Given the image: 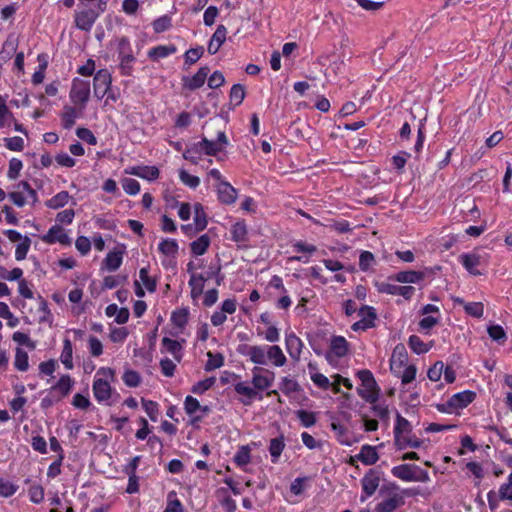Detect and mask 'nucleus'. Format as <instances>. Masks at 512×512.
Masks as SVG:
<instances>
[{"label":"nucleus","instance_id":"nucleus-62","mask_svg":"<svg viewBox=\"0 0 512 512\" xmlns=\"http://www.w3.org/2000/svg\"><path fill=\"white\" fill-rule=\"evenodd\" d=\"M296 416L306 428L312 427L316 423V414L314 412L300 409L296 411Z\"/></svg>","mask_w":512,"mask_h":512},{"label":"nucleus","instance_id":"nucleus-37","mask_svg":"<svg viewBox=\"0 0 512 512\" xmlns=\"http://www.w3.org/2000/svg\"><path fill=\"white\" fill-rule=\"evenodd\" d=\"M285 448V441L283 435L272 438L269 443V453L271 456L272 463L276 464Z\"/></svg>","mask_w":512,"mask_h":512},{"label":"nucleus","instance_id":"nucleus-27","mask_svg":"<svg viewBox=\"0 0 512 512\" xmlns=\"http://www.w3.org/2000/svg\"><path fill=\"white\" fill-rule=\"evenodd\" d=\"M356 458L364 465H374L379 460L377 447L369 444L362 445L360 452L356 454Z\"/></svg>","mask_w":512,"mask_h":512},{"label":"nucleus","instance_id":"nucleus-61","mask_svg":"<svg viewBox=\"0 0 512 512\" xmlns=\"http://www.w3.org/2000/svg\"><path fill=\"white\" fill-rule=\"evenodd\" d=\"M203 54L204 48L202 46L190 48L184 54V63L189 66L193 65L203 56Z\"/></svg>","mask_w":512,"mask_h":512},{"label":"nucleus","instance_id":"nucleus-63","mask_svg":"<svg viewBox=\"0 0 512 512\" xmlns=\"http://www.w3.org/2000/svg\"><path fill=\"white\" fill-rule=\"evenodd\" d=\"M499 499L502 501H510L512 505V470L507 478V482L499 487Z\"/></svg>","mask_w":512,"mask_h":512},{"label":"nucleus","instance_id":"nucleus-51","mask_svg":"<svg viewBox=\"0 0 512 512\" xmlns=\"http://www.w3.org/2000/svg\"><path fill=\"white\" fill-rule=\"evenodd\" d=\"M279 389L285 394L290 395L292 393H296L300 391L299 383L290 378V377H282L279 385Z\"/></svg>","mask_w":512,"mask_h":512},{"label":"nucleus","instance_id":"nucleus-15","mask_svg":"<svg viewBox=\"0 0 512 512\" xmlns=\"http://www.w3.org/2000/svg\"><path fill=\"white\" fill-rule=\"evenodd\" d=\"M380 484V472L376 469H369L361 479L362 500L371 497Z\"/></svg>","mask_w":512,"mask_h":512},{"label":"nucleus","instance_id":"nucleus-45","mask_svg":"<svg viewBox=\"0 0 512 512\" xmlns=\"http://www.w3.org/2000/svg\"><path fill=\"white\" fill-rule=\"evenodd\" d=\"M234 463L242 468L251 462V449L248 445L241 446L233 457Z\"/></svg>","mask_w":512,"mask_h":512},{"label":"nucleus","instance_id":"nucleus-47","mask_svg":"<svg viewBox=\"0 0 512 512\" xmlns=\"http://www.w3.org/2000/svg\"><path fill=\"white\" fill-rule=\"evenodd\" d=\"M408 345L410 349L418 355L427 353L431 348L430 345L424 343L422 339L417 335H411L409 337Z\"/></svg>","mask_w":512,"mask_h":512},{"label":"nucleus","instance_id":"nucleus-57","mask_svg":"<svg viewBox=\"0 0 512 512\" xmlns=\"http://www.w3.org/2000/svg\"><path fill=\"white\" fill-rule=\"evenodd\" d=\"M376 263L375 256L370 251H362L359 256V268L363 272L369 271Z\"/></svg>","mask_w":512,"mask_h":512},{"label":"nucleus","instance_id":"nucleus-14","mask_svg":"<svg viewBox=\"0 0 512 512\" xmlns=\"http://www.w3.org/2000/svg\"><path fill=\"white\" fill-rule=\"evenodd\" d=\"M185 339H182L181 341L171 339L169 337H163L161 340V353H168L172 355L173 359L180 363L184 356V344Z\"/></svg>","mask_w":512,"mask_h":512},{"label":"nucleus","instance_id":"nucleus-36","mask_svg":"<svg viewBox=\"0 0 512 512\" xmlns=\"http://www.w3.org/2000/svg\"><path fill=\"white\" fill-rule=\"evenodd\" d=\"M210 244V237L207 234H203L190 243V249L193 255L202 256L207 252Z\"/></svg>","mask_w":512,"mask_h":512},{"label":"nucleus","instance_id":"nucleus-7","mask_svg":"<svg viewBox=\"0 0 512 512\" xmlns=\"http://www.w3.org/2000/svg\"><path fill=\"white\" fill-rule=\"evenodd\" d=\"M90 83L80 78L72 81L69 97L72 103L85 107L90 97Z\"/></svg>","mask_w":512,"mask_h":512},{"label":"nucleus","instance_id":"nucleus-59","mask_svg":"<svg viewBox=\"0 0 512 512\" xmlns=\"http://www.w3.org/2000/svg\"><path fill=\"white\" fill-rule=\"evenodd\" d=\"M29 500L34 504H40L45 497L44 488L40 484H33L28 489Z\"/></svg>","mask_w":512,"mask_h":512},{"label":"nucleus","instance_id":"nucleus-30","mask_svg":"<svg viewBox=\"0 0 512 512\" xmlns=\"http://www.w3.org/2000/svg\"><path fill=\"white\" fill-rule=\"evenodd\" d=\"M206 278L203 274L192 273L190 276V280L188 282L189 287L191 289V298L193 300H197L202 294L204 290Z\"/></svg>","mask_w":512,"mask_h":512},{"label":"nucleus","instance_id":"nucleus-6","mask_svg":"<svg viewBox=\"0 0 512 512\" xmlns=\"http://www.w3.org/2000/svg\"><path fill=\"white\" fill-rule=\"evenodd\" d=\"M274 380H275V372L274 371H272L270 369L263 368V367H258V366H255L252 369L251 384L256 389V391H258L259 393L269 389L273 385Z\"/></svg>","mask_w":512,"mask_h":512},{"label":"nucleus","instance_id":"nucleus-32","mask_svg":"<svg viewBox=\"0 0 512 512\" xmlns=\"http://www.w3.org/2000/svg\"><path fill=\"white\" fill-rule=\"evenodd\" d=\"M394 443L397 442V438H404V435H408L412 433V425L411 423L397 413L396 422L394 426Z\"/></svg>","mask_w":512,"mask_h":512},{"label":"nucleus","instance_id":"nucleus-23","mask_svg":"<svg viewBox=\"0 0 512 512\" xmlns=\"http://www.w3.org/2000/svg\"><path fill=\"white\" fill-rule=\"evenodd\" d=\"M416 470L419 466L412 464H400L391 469V474L405 482H413L416 479Z\"/></svg>","mask_w":512,"mask_h":512},{"label":"nucleus","instance_id":"nucleus-28","mask_svg":"<svg viewBox=\"0 0 512 512\" xmlns=\"http://www.w3.org/2000/svg\"><path fill=\"white\" fill-rule=\"evenodd\" d=\"M267 363L270 362L275 367H282L286 364L287 358L278 345H267Z\"/></svg>","mask_w":512,"mask_h":512},{"label":"nucleus","instance_id":"nucleus-41","mask_svg":"<svg viewBox=\"0 0 512 512\" xmlns=\"http://www.w3.org/2000/svg\"><path fill=\"white\" fill-rule=\"evenodd\" d=\"M15 122L13 113L9 110L5 99L0 96V128H10Z\"/></svg>","mask_w":512,"mask_h":512},{"label":"nucleus","instance_id":"nucleus-56","mask_svg":"<svg viewBox=\"0 0 512 512\" xmlns=\"http://www.w3.org/2000/svg\"><path fill=\"white\" fill-rule=\"evenodd\" d=\"M122 380L127 387L135 388L141 383V375L132 369L125 370Z\"/></svg>","mask_w":512,"mask_h":512},{"label":"nucleus","instance_id":"nucleus-4","mask_svg":"<svg viewBox=\"0 0 512 512\" xmlns=\"http://www.w3.org/2000/svg\"><path fill=\"white\" fill-rule=\"evenodd\" d=\"M476 398V393L471 390H465L452 395L446 403L438 404L437 410L442 413L449 412L452 409H463L471 404Z\"/></svg>","mask_w":512,"mask_h":512},{"label":"nucleus","instance_id":"nucleus-48","mask_svg":"<svg viewBox=\"0 0 512 512\" xmlns=\"http://www.w3.org/2000/svg\"><path fill=\"white\" fill-rule=\"evenodd\" d=\"M208 360L205 363V371H212L224 365V356L220 353L207 352Z\"/></svg>","mask_w":512,"mask_h":512},{"label":"nucleus","instance_id":"nucleus-26","mask_svg":"<svg viewBox=\"0 0 512 512\" xmlns=\"http://www.w3.org/2000/svg\"><path fill=\"white\" fill-rule=\"evenodd\" d=\"M74 381L72 380L71 376L66 374L62 375L58 381L51 386L50 390L54 392L55 395H58V397L62 400L66 396L69 395V393L72 390Z\"/></svg>","mask_w":512,"mask_h":512},{"label":"nucleus","instance_id":"nucleus-39","mask_svg":"<svg viewBox=\"0 0 512 512\" xmlns=\"http://www.w3.org/2000/svg\"><path fill=\"white\" fill-rule=\"evenodd\" d=\"M189 314V309L187 307L174 310L171 313L172 324L182 331L188 324Z\"/></svg>","mask_w":512,"mask_h":512},{"label":"nucleus","instance_id":"nucleus-54","mask_svg":"<svg viewBox=\"0 0 512 512\" xmlns=\"http://www.w3.org/2000/svg\"><path fill=\"white\" fill-rule=\"evenodd\" d=\"M76 118H77L76 109L71 106H66L61 115L62 126L65 129H71L75 124Z\"/></svg>","mask_w":512,"mask_h":512},{"label":"nucleus","instance_id":"nucleus-46","mask_svg":"<svg viewBox=\"0 0 512 512\" xmlns=\"http://www.w3.org/2000/svg\"><path fill=\"white\" fill-rule=\"evenodd\" d=\"M139 278L148 292L154 293L157 289V280L149 276V266L139 270Z\"/></svg>","mask_w":512,"mask_h":512},{"label":"nucleus","instance_id":"nucleus-58","mask_svg":"<svg viewBox=\"0 0 512 512\" xmlns=\"http://www.w3.org/2000/svg\"><path fill=\"white\" fill-rule=\"evenodd\" d=\"M118 58L129 57L134 58L130 41L127 37L123 36L118 39Z\"/></svg>","mask_w":512,"mask_h":512},{"label":"nucleus","instance_id":"nucleus-8","mask_svg":"<svg viewBox=\"0 0 512 512\" xmlns=\"http://www.w3.org/2000/svg\"><path fill=\"white\" fill-rule=\"evenodd\" d=\"M102 13L99 9L84 8L76 11L74 14V23L76 28L81 31L90 32L98 17Z\"/></svg>","mask_w":512,"mask_h":512},{"label":"nucleus","instance_id":"nucleus-5","mask_svg":"<svg viewBox=\"0 0 512 512\" xmlns=\"http://www.w3.org/2000/svg\"><path fill=\"white\" fill-rule=\"evenodd\" d=\"M360 320L352 324L351 329L355 332L367 331L376 326L377 312L373 306L363 305L358 309Z\"/></svg>","mask_w":512,"mask_h":512},{"label":"nucleus","instance_id":"nucleus-44","mask_svg":"<svg viewBox=\"0 0 512 512\" xmlns=\"http://www.w3.org/2000/svg\"><path fill=\"white\" fill-rule=\"evenodd\" d=\"M422 445V441L415 435L408 434L404 435V438H397L395 446L398 450H405L407 448H419Z\"/></svg>","mask_w":512,"mask_h":512},{"label":"nucleus","instance_id":"nucleus-12","mask_svg":"<svg viewBox=\"0 0 512 512\" xmlns=\"http://www.w3.org/2000/svg\"><path fill=\"white\" fill-rule=\"evenodd\" d=\"M459 261L462 266L473 276H480L484 274L480 267L485 265V259L482 255L477 253H463L459 256Z\"/></svg>","mask_w":512,"mask_h":512},{"label":"nucleus","instance_id":"nucleus-31","mask_svg":"<svg viewBox=\"0 0 512 512\" xmlns=\"http://www.w3.org/2000/svg\"><path fill=\"white\" fill-rule=\"evenodd\" d=\"M331 429L335 433V437L340 444L346 446H351L353 444L351 433L346 426L339 422H332Z\"/></svg>","mask_w":512,"mask_h":512},{"label":"nucleus","instance_id":"nucleus-17","mask_svg":"<svg viewBox=\"0 0 512 512\" xmlns=\"http://www.w3.org/2000/svg\"><path fill=\"white\" fill-rule=\"evenodd\" d=\"M41 240L46 244L71 245V238L60 225H53L46 234L41 236Z\"/></svg>","mask_w":512,"mask_h":512},{"label":"nucleus","instance_id":"nucleus-25","mask_svg":"<svg viewBox=\"0 0 512 512\" xmlns=\"http://www.w3.org/2000/svg\"><path fill=\"white\" fill-rule=\"evenodd\" d=\"M349 342L345 337L335 335L330 340L329 351L337 358L345 357L349 352Z\"/></svg>","mask_w":512,"mask_h":512},{"label":"nucleus","instance_id":"nucleus-3","mask_svg":"<svg viewBox=\"0 0 512 512\" xmlns=\"http://www.w3.org/2000/svg\"><path fill=\"white\" fill-rule=\"evenodd\" d=\"M356 375L361 381V387L357 388L358 395L370 404L377 402L379 399L380 388L373 373L368 369H362L359 370Z\"/></svg>","mask_w":512,"mask_h":512},{"label":"nucleus","instance_id":"nucleus-38","mask_svg":"<svg viewBox=\"0 0 512 512\" xmlns=\"http://www.w3.org/2000/svg\"><path fill=\"white\" fill-rule=\"evenodd\" d=\"M179 246L175 239H163L158 244V251L167 257L176 259L178 255Z\"/></svg>","mask_w":512,"mask_h":512},{"label":"nucleus","instance_id":"nucleus-42","mask_svg":"<svg viewBox=\"0 0 512 512\" xmlns=\"http://www.w3.org/2000/svg\"><path fill=\"white\" fill-rule=\"evenodd\" d=\"M457 303L462 304L466 314L475 318H481L484 314V306L481 302L465 303L463 299L457 298Z\"/></svg>","mask_w":512,"mask_h":512},{"label":"nucleus","instance_id":"nucleus-60","mask_svg":"<svg viewBox=\"0 0 512 512\" xmlns=\"http://www.w3.org/2000/svg\"><path fill=\"white\" fill-rule=\"evenodd\" d=\"M142 407L144 411L147 413L148 417L156 422L159 415V404L152 400H146L142 398Z\"/></svg>","mask_w":512,"mask_h":512},{"label":"nucleus","instance_id":"nucleus-52","mask_svg":"<svg viewBox=\"0 0 512 512\" xmlns=\"http://www.w3.org/2000/svg\"><path fill=\"white\" fill-rule=\"evenodd\" d=\"M215 382H216V378L215 377H207V378H205L203 380H200V381L196 382L192 386L191 392L193 394H196V395H202L206 391L211 389L214 386Z\"/></svg>","mask_w":512,"mask_h":512},{"label":"nucleus","instance_id":"nucleus-21","mask_svg":"<svg viewBox=\"0 0 512 512\" xmlns=\"http://www.w3.org/2000/svg\"><path fill=\"white\" fill-rule=\"evenodd\" d=\"M126 174L134 175L139 178L154 181L159 178L160 171L156 166L139 165L125 169Z\"/></svg>","mask_w":512,"mask_h":512},{"label":"nucleus","instance_id":"nucleus-9","mask_svg":"<svg viewBox=\"0 0 512 512\" xmlns=\"http://www.w3.org/2000/svg\"><path fill=\"white\" fill-rule=\"evenodd\" d=\"M237 351L256 365L267 364V345H239Z\"/></svg>","mask_w":512,"mask_h":512},{"label":"nucleus","instance_id":"nucleus-1","mask_svg":"<svg viewBox=\"0 0 512 512\" xmlns=\"http://www.w3.org/2000/svg\"><path fill=\"white\" fill-rule=\"evenodd\" d=\"M114 378L115 370L110 367H101L97 370L92 385V391L98 403L108 404L114 392L111 386V382L114 381Z\"/></svg>","mask_w":512,"mask_h":512},{"label":"nucleus","instance_id":"nucleus-24","mask_svg":"<svg viewBox=\"0 0 512 512\" xmlns=\"http://www.w3.org/2000/svg\"><path fill=\"white\" fill-rule=\"evenodd\" d=\"M227 36V28L220 24L217 26L216 31L212 35L209 43H208V53L211 55L216 54L221 46L224 44Z\"/></svg>","mask_w":512,"mask_h":512},{"label":"nucleus","instance_id":"nucleus-11","mask_svg":"<svg viewBox=\"0 0 512 512\" xmlns=\"http://www.w3.org/2000/svg\"><path fill=\"white\" fill-rule=\"evenodd\" d=\"M234 391L240 396L238 399L244 406H249L254 400H262L263 395L256 391V389L250 386L247 382L239 381L233 385Z\"/></svg>","mask_w":512,"mask_h":512},{"label":"nucleus","instance_id":"nucleus-64","mask_svg":"<svg viewBox=\"0 0 512 512\" xmlns=\"http://www.w3.org/2000/svg\"><path fill=\"white\" fill-rule=\"evenodd\" d=\"M487 332L492 340L497 341L499 343L503 344L507 339L506 332L501 325H491L488 327Z\"/></svg>","mask_w":512,"mask_h":512},{"label":"nucleus","instance_id":"nucleus-18","mask_svg":"<svg viewBox=\"0 0 512 512\" xmlns=\"http://www.w3.org/2000/svg\"><path fill=\"white\" fill-rule=\"evenodd\" d=\"M209 72L210 68L208 66H203L200 67L199 70L192 77L184 76L182 78L183 88L188 89L190 91H194L196 89L201 88L204 85Z\"/></svg>","mask_w":512,"mask_h":512},{"label":"nucleus","instance_id":"nucleus-29","mask_svg":"<svg viewBox=\"0 0 512 512\" xmlns=\"http://www.w3.org/2000/svg\"><path fill=\"white\" fill-rule=\"evenodd\" d=\"M177 52V47L174 44L169 45H158L152 47L148 51V57L152 61H158L160 59H164L172 54Z\"/></svg>","mask_w":512,"mask_h":512},{"label":"nucleus","instance_id":"nucleus-43","mask_svg":"<svg viewBox=\"0 0 512 512\" xmlns=\"http://www.w3.org/2000/svg\"><path fill=\"white\" fill-rule=\"evenodd\" d=\"M70 195L67 191H60L45 202L46 207L50 209H60L67 205Z\"/></svg>","mask_w":512,"mask_h":512},{"label":"nucleus","instance_id":"nucleus-40","mask_svg":"<svg viewBox=\"0 0 512 512\" xmlns=\"http://www.w3.org/2000/svg\"><path fill=\"white\" fill-rule=\"evenodd\" d=\"M123 262V252L110 251L103 260V265L109 271H116Z\"/></svg>","mask_w":512,"mask_h":512},{"label":"nucleus","instance_id":"nucleus-55","mask_svg":"<svg viewBox=\"0 0 512 512\" xmlns=\"http://www.w3.org/2000/svg\"><path fill=\"white\" fill-rule=\"evenodd\" d=\"M152 27L155 33H163L172 27V18L169 15L160 16L152 22Z\"/></svg>","mask_w":512,"mask_h":512},{"label":"nucleus","instance_id":"nucleus-22","mask_svg":"<svg viewBox=\"0 0 512 512\" xmlns=\"http://www.w3.org/2000/svg\"><path fill=\"white\" fill-rule=\"evenodd\" d=\"M217 195L220 203L232 205L237 200V190L227 181H221L217 186Z\"/></svg>","mask_w":512,"mask_h":512},{"label":"nucleus","instance_id":"nucleus-35","mask_svg":"<svg viewBox=\"0 0 512 512\" xmlns=\"http://www.w3.org/2000/svg\"><path fill=\"white\" fill-rule=\"evenodd\" d=\"M193 208L195 232H201L206 229L208 225L207 214L201 203H195Z\"/></svg>","mask_w":512,"mask_h":512},{"label":"nucleus","instance_id":"nucleus-33","mask_svg":"<svg viewBox=\"0 0 512 512\" xmlns=\"http://www.w3.org/2000/svg\"><path fill=\"white\" fill-rule=\"evenodd\" d=\"M389 279L399 283L417 284L421 282V275L418 273V271L407 270L400 271L395 275L390 276Z\"/></svg>","mask_w":512,"mask_h":512},{"label":"nucleus","instance_id":"nucleus-50","mask_svg":"<svg viewBox=\"0 0 512 512\" xmlns=\"http://www.w3.org/2000/svg\"><path fill=\"white\" fill-rule=\"evenodd\" d=\"M218 494L223 495L220 499V504L225 512H235L237 509L236 501L228 495V491L226 488L218 489Z\"/></svg>","mask_w":512,"mask_h":512},{"label":"nucleus","instance_id":"nucleus-53","mask_svg":"<svg viewBox=\"0 0 512 512\" xmlns=\"http://www.w3.org/2000/svg\"><path fill=\"white\" fill-rule=\"evenodd\" d=\"M229 98L234 106L241 105L245 98V87L241 84H234L230 89Z\"/></svg>","mask_w":512,"mask_h":512},{"label":"nucleus","instance_id":"nucleus-19","mask_svg":"<svg viewBox=\"0 0 512 512\" xmlns=\"http://www.w3.org/2000/svg\"><path fill=\"white\" fill-rule=\"evenodd\" d=\"M285 348L291 359L299 361L304 348V343L294 332L286 333Z\"/></svg>","mask_w":512,"mask_h":512},{"label":"nucleus","instance_id":"nucleus-10","mask_svg":"<svg viewBox=\"0 0 512 512\" xmlns=\"http://www.w3.org/2000/svg\"><path fill=\"white\" fill-rule=\"evenodd\" d=\"M112 86V75L108 69L98 70L93 78V93L98 99H103Z\"/></svg>","mask_w":512,"mask_h":512},{"label":"nucleus","instance_id":"nucleus-16","mask_svg":"<svg viewBox=\"0 0 512 512\" xmlns=\"http://www.w3.org/2000/svg\"><path fill=\"white\" fill-rule=\"evenodd\" d=\"M376 287H377V291L379 293H385V294L393 295V296L399 295V296H402L406 300H410L415 293V288L413 286H409V285L398 286V285H394V284H391L388 282H381V283H377Z\"/></svg>","mask_w":512,"mask_h":512},{"label":"nucleus","instance_id":"nucleus-49","mask_svg":"<svg viewBox=\"0 0 512 512\" xmlns=\"http://www.w3.org/2000/svg\"><path fill=\"white\" fill-rule=\"evenodd\" d=\"M14 366L17 370L25 372L29 368V357L28 353L21 349L17 348L15 351V359H14Z\"/></svg>","mask_w":512,"mask_h":512},{"label":"nucleus","instance_id":"nucleus-20","mask_svg":"<svg viewBox=\"0 0 512 512\" xmlns=\"http://www.w3.org/2000/svg\"><path fill=\"white\" fill-rule=\"evenodd\" d=\"M230 239L239 247L246 246L248 242V227L245 220H238L230 227Z\"/></svg>","mask_w":512,"mask_h":512},{"label":"nucleus","instance_id":"nucleus-2","mask_svg":"<svg viewBox=\"0 0 512 512\" xmlns=\"http://www.w3.org/2000/svg\"><path fill=\"white\" fill-rule=\"evenodd\" d=\"M218 153L219 148L217 143H214L212 140L204 137L201 141L189 145L183 152L182 156L191 164L197 165L203 154L208 156H216Z\"/></svg>","mask_w":512,"mask_h":512},{"label":"nucleus","instance_id":"nucleus-13","mask_svg":"<svg viewBox=\"0 0 512 512\" xmlns=\"http://www.w3.org/2000/svg\"><path fill=\"white\" fill-rule=\"evenodd\" d=\"M405 498L402 493L397 491L389 492L388 495L383 498L375 506V511L378 512H394L400 507L404 506Z\"/></svg>","mask_w":512,"mask_h":512},{"label":"nucleus","instance_id":"nucleus-34","mask_svg":"<svg viewBox=\"0 0 512 512\" xmlns=\"http://www.w3.org/2000/svg\"><path fill=\"white\" fill-rule=\"evenodd\" d=\"M60 361L67 370H72L74 368L73 346L69 338L63 339V349L60 355Z\"/></svg>","mask_w":512,"mask_h":512}]
</instances>
